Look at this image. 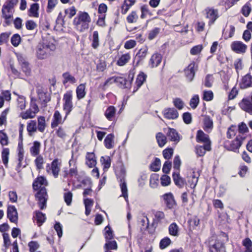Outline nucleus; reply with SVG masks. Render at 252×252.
<instances>
[{
  "label": "nucleus",
  "instance_id": "f257e3e1",
  "mask_svg": "<svg viewBox=\"0 0 252 252\" xmlns=\"http://www.w3.org/2000/svg\"><path fill=\"white\" fill-rule=\"evenodd\" d=\"M91 18L88 13L80 12L73 20V24L80 32L88 29L91 22Z\"/></svg>",
  "mask_w": 252,
  "mask_h": 252
},
{
  "label": "nucleus",
  "instance_id": "f03ea898",
  "mask_svg": "<svg viewBox=\"0 0 252 252\" xmlns=\"http://www.w3.org/2000/svg\"><path fill=\"white\" fill-rule=\"evenodd\" d=\"M116 175L120 183L122 196L125 198L126 201H127L128 194L126 183L125 180L126 176L125 169L124 168H121L119 172H116Z\"/></svg>",
  "mask_w": 252,
  "mask_h": 252
},
{
  "label": "nucleus",
  "instance_id": "7ed1b4c3",
  "mask_svg": "<svg viewBox=\"0 0 252 252\" xmlns=\"http://www.w3.org/2000/svg\"><path fill=\"white\" fill-rule=\"evenodd\" d=\"M73 94L72 91H69L65 93L63 95V110L65 112V116L64 119H66L67 116L70 114L73 109V103H72Z\"/></svg>",
  "mask_w": 252,
  "mask_h": 252
},
{
  "label": "nucleus",
  "instance_id": "20e7f679",
  "mask_svg": "<svg viewBox=\"0 0 252 252\" xmlns=\"http://www.w3.org/2000/svg\"><path fill=\"white\" fill-rule=\"evenodd\" d=\"M47 192L44 187L41 188L35 194V198L37 200V204L41 210L46 208Z\"/></svg>",
  "mask_w": 252,
  "mask_h": 252
},
{
  "label": "nucleus",
  "instance_id": "39448f33",
  "mask_svg": "<svg viewBox=\"0 0 252 252\" xmlns=\"http://www.w3.org/2000/svg\"><path fill=\"white\" fill-rule=\"evenodd\" d=\"M7 216L9 220L17 223L18 219V212L16 207L13 205H9L7 210Z\"/></svg>",
  "mask_w": 252,
  "mask_h": 252
},
{
  "label": "nucleus",
  "instance_id": "423d86ee",
  "mask_svg": "<svg viewBox=\"0 0 252 252\" xmlns=\"http://www.w3.org/2000/svg\"><path fill=\"white\" fill-rule=\"evenodd\" d=\"M164 131L170 141L175 142H178L180 141L179 134L175 129L168 127L164 128Z\"/></svg>",
  "mask_w": 252,
  "mask_h": 252
},
{
  "label": "nucleus",
  "instance_id": "0eeeda50",
  "mask_svg": "<svg viewBox=\"0 0 252 252\" xmlns=\"http://www.w3.org/2000/svg\"><path fill=\"white\" fill-rule=\"evenodd\" d=\"M195 63H190L185 70V74L187 79L191 82L193 80L195 73Z\"/></svg>",
  "mask_w": 252,
  "mask_h": 252
},
{
  "label": "nucleus",
  "instance_id": "6e6552de",
  "mask_svg": "<svg viewBox=\"0 0 252 252\" xmlns=\"http://www.w3.org/2000/svg\"><path fill=\"white\" fill-rule=\"evenodd\" d=\"M163 114L165 118L169 120L176 119L179 116L177 110L174 108L165 109Z\"/></svg>",
  "mask_w": 252,
  "mask_h": 252
},
{
  "label": "nucleus",
  "instance_id": "1a4fd4ad",
  "mask_svg": "<svg viewBox=\"0 0 252 252\" xmlns=\"http://www.w3.org/2000/svg\"><path fill=\"white\" fill-rule=\"evenodd\" d=\"M195 153L199 157H203L206 151L211 150V145L209 143L203 144V145H196L195 148Z\"/></svg>",
  "mask_w": 252,
  "mask_h": 252
},
{
  "label": "nucleus",
  "instance_id": "9d476101",
  "mask_svg": "<svg viewBox=\"0 0 252 252\" xmlns=\"http://www.w3.org/2000/svg\"><path fill=\"white\" fill-rule=\"evenodd\" d=\"M162 197L168 208L171 209L174 207L175 205V201L174 199L173 195L171 193H165L162 196Z\"/></svg>",
  "mask_w": 252,
  "mask_h": 252
},
{
  "label": "nucleus",
  "instance_id": "9b49d317",
  "mask_svg": "<svg viewBox=\"0 0 252 252\" xmlns=\"http://www.w3.org/2000/svg\"><path fill=\"white\" fill-rule=\"evenodd\" d=\"M206 17L209 19V24H213L216 19L219 17L218 10L211 8L206 9Z\"/></svg>",
  "mask_w": 252,
  "mask_h": 252
},
{
  "label": "nucleus",
  "instance_id": "f8f14e48",
  "mask_svg": "<svg viewBox=\"0 0 252 252\" xmlns=\"http://www.w3.org/2000/svg\"><path fill=\"white\" fill-rule=\"evenodd\" d=\"M65 120V119H64V118L63 120L62 119V116L59 111H55L54 113L52 122L51 125V127L54 128L57 127L59 124H63Z\"/></svg>",
  "mask_w": 252,
  "mask_h": 252
},
{
  "label": "nucleus",
  "instance_id": "ddd939ff",
  "mask_svg": "<svg viewBox=\"0 0 252 252\" xmlns=\"http://www.w3.org/2000/svg\"><path fill=\"white\" fill-rule=\"evenodd\" d=\"M211 252H225L224 244L220 241H216L213 244L210 245Z\"/></svg>",
  "mask_w": 252,
  "mask_h": 252
},
{
  "label": "nucleus",
  "instance_id": "4468645a",
  "mask_svg": "<svg viewBox=\"0 0 252 252\" xmlns=\"http://www.w3.org/2000/svg\"><path fill=\"white\" fill-rule=\"evenodd\" d=\"M245 138V137H243L240 135L237 136L235 140L232 141L230 145L229 150L235 151L239 149Z\"/></svg>",
  "mask_w": 252,
  "mask_h": 252
},
{
  "label": "nucleus",
  "instance_id": "2eb2a0df",
  "mask_svg": "<svg viewBox=\"0 0 252 252\" xmlns=\"http://www.w3.org/2000/svg\"><path fill=\"white\" fill-rule=\"evenodd\" d=\"M196 140L197 142H202L205 144L208 143L210 144L211 143V141L209 139V136L201 130L197 131Z\"/></svg>",
  "mask_w": 252,
  "mask_h": 252
},
{
  "label": "nucleus",
  "instance_id": "dca6fc26",
  "mask_svg": "<svg viewBox=\"0 0 252 252\" xmlns=\"http://www.w3.org/2000/svg\"><path fill=\"white\" fill-rule=\"evenodd\" d=\"M114 82L116 83L119 87L125 89L128 88L130 86V82H128V81L122 77H114Z\"/></svg>",
  "mask_w": 252,
  "mask_h": 252
},
{
  "label": "nucleus",
  "instance_id": "f3484780",
  "mask_svg": "<svg viewBox=\"0 0 252 252\" xmlns=\"http://www.w3.org/2000/svg\"><path fill=\"white\" fill-rule=\"evenodd\" d=\"M239 105L242 110L252 115V103L250 100L243 99Z\"/></svg>",
  "mask_w": 252,
  "mask_h": 252
},
{
  "label": "nucleus",
  "instance_id": "a211bd4d",
  "mask_svg": "<svg viewBox=\"0 0 252 252\" xmlns=\"http://www.w3.org/2000/svg\"><path fill=\"white\" fill-rule=\"evenodd\" d=\"M2 16L6 20L11 19L13 13V9L4 4L2 8Z\"/></svg>",
  "mask_w": 252,
  "mask_h": 252
},
{
  "label": "nucleus",
  "instance_id": "6ab92c4d",
  "mask_svg": "<svg viewBox=\"0 0 252 252\" xmlns=\"http://www.w3.org/2000/svg\"><path fill=\"white\" fill-rule=\"evenodd\" d=\"M47 184V181L45 178L43 176L38 177L32 184L33 189L37 190L40 189L41 186Z\"/></svg>",
  "mask_w": 252,
  "mask_h": 252
},
{
  "label": "nucleus",
  "instance_id": "aec40b11",
  "mask_svg": "<svg viewBox=\"0 0 252 252\" xmlns=\"http://www.w3.org/2000/svg\"><path fill=\"white\" fill-rule=\"evenodd\" d=\"M173 179L175 185L180 188H183L186 183L185 180L180 176L179 172L173 173Z\"/></svg>",
  "mask_w": 252,
  "mask_h": 252
},
{
  "label": "nucleus",
  "instance_id": "412c9836",
  "mask_svg": "<svg viewBox=\"0 0 252 252\" xmlns=\"http://www.w3.org/2000/svg\"><path fill=\"white\" fill-rule=\"evenodd\" d=\"M252 84V77L251 75L248 74L243 78L242 82L240 84V87L241 89H246L250 87Z\"/></svg>",
  "mask_w": 252,
  "mask_h": 252
},
{
  "label": "nucleus",
  "instance_id": "4be33fe9",
  "mask_svg": "<svg viewBox=\"0 0 252 252\" xmlns=\"http://www.w3.org/2000/svg\"><path fill=\"white\" fill-rule=\"evenodd\" d=\"M86 158V163L89 167L92 168L96 165V161L95 155L93 153H88Z\"/></svg>",
  "mask_w": 252,
  "mask_h": 252
},
{
  "label": "nucleus",
  "instance_id": "5701e85b",
  "mask_svg": "<svg viewBox=\"0 0 252 252\" xmlns=\"http://www.w3.org/2000/svg\"><path fill=\"white\" fill-rule=\"evenodd\" d=\"M34 213L35 216H33V218L36 220L38 225L40 226L46 219L45 214L39 211H35Z\"/></svg>",
  "mask_w": 252,
  "mask_h": 252
},
{
  "label": "nucleus",
  "instance_id": "b1692460",
  "mask_svg": "<svg viewBox=\"0 0 252 252\" xmlns=\"http://www.w3.org/2000/svg\"><path fill=\"white\" fill-rule=\"evenodd\" d=\"M116 109L113 106H109L105 111L104 115L109 121H112L116 114Z\"/></svg>",
  "mask_w": 252,
  "mask_h": 252
},
{
  "label": "nucleus",
  "instance_id": "393cba45",
  "mask_svg": "<svg viewBox=\"0 0 252 252\" xmlns=\"http://www.w3.org/2000/svg\"><path fill=\"white\" fill-rule=\"evenodd\" d=\"M51 169L55 178H57L60 170V165L57 158L55 159L51 163Z\"/></svg>",
  "mask_w": 252,
  "mask_h": 252
},
{
  "label": "nucleus",
  "instance_id": "a878e982",
  "mask_svg": "<svg viewBox=\"0 0 252 252\" xmlns=\"http://www.w3.org/2000/svg\"><path fill=\"white\" fill-rule=\"evenodd\" d=\"M40 146V143L37 141L33 143L32 146L30 148V153L32 156L35 157L39 155Z\"/></svg>",
  "mask_w": 252,
  "mask_h": 252
},
{
  "label": "nucleus",
  "instance_id": "bb28decb",
  "mask_svg": "<svg viewBox=\"0 0 252 252\" xmlns=\"http://www.w3.org/2000/svg\"><path fill=\"white\" fill-rule=\"evenodd\" d=\"M85 85L84 84H80L76 88V95L78 100L83 98L85 95Z\"/></svg>",
  "mask_w": 252,
  "mask_h": 252
},
{
  "label": "nucleus",
  "instance_id": "cd10ccee",
  "mask_svg": "<svg viewBox=\"0 0 252 252\" xmlns=\"http://www.w3.org/2000/svg\"><path fill=\"white\" fill-rule=\"evenodd\" d=\"M155 218L154 219L153 222V225L155 227H157V224L158 222H160L164 218V214L161 211H157L155 215Z\"/></svg>",
  "mask_w": 252,
  "mask_h": 252
},
{
  "label": "nucleus",
  "instance_id": "c85d7f7f",
  "mask_svg": "<svg viewBox=\"0 0 252 252\" xmlns=\"http://www.w3.org/2000/svg\"><path fill=\"white\" fill-rule=\"evenodd\" d=\"M161 60L162 57L160 54L158 53L154 54L150 60L152 67H157L161 63Z\"/></svg>",
  "mask_w": 252,
  "mask_h": 252
},
{
  "label": "nucleus",
  "instance_id": "c756f323",
  "mask_svg": "<svg viewBox=\"0 0 252 252\" xmlns=\"http://www.w3.org/2000/svg\"><path fill=\"white\" fill-rule=\"evenodd\" d=\"M63 83L65 85L68 82H69L71 84H74L76 82V79L75 77L72 76L69 72H66L63 73Z\"/></svg>",
  "mask_w": 252,
  "mask_h": 252
},
{
  "label": "nucleus",
  "instance_id": "7c9ffc66",
  "mask_svg": "<svg viewBox=\"0 0 252 252\" xmlns=\"http://www.w3.org/2000/svg\"><path fill=\"white\" fill-rule=\"evenodd\" d=\"M146 78L147 75L142 72H140L138 74L135 82L137 87V89L135 91L143 85L144 82L146 81ZM134 92H135V91H134Z\"/></svg>",
  "mask_w": 252,
  "mask_h": 252
},
{
  "label": "nucleus",
  "instance_id": "2f4dec72",
  "mask_svg": "<svg viewBox=\"0 0 252 252\" xmlns=\"http://www.w3.org/2000/svg\"><path fill=\"white\" fill-rule=\"evenodd\" d=\"M37 57L39 59H44L49 56V48H38L36 51Z\"/></svg>",
  "mask_w": 252,
  "mask_h": 252
},
{
  "label": "nucleus",
  "instance_id": "473e14b6",
  "mask_svg": "<svg viewBox=\"0 0 252 252\" xmlns=\"http://www.w3.org/2000/svg\"><path fill=\"white\" fill-rule=\"evenodd\" d=\"M114 135L113 134L111 133L107 135L104 139L105 146L107 149H112L113 147V143L114 142Z\"/></svg>",
  "mask_w": 252,
  "mask_h": 252
},
{
  "label": "nucleus",
  "instance_id": "72a5a7b5",
  "mask_svg": "<svg viewBox=\"0 0 252 252\" xmlns=\"http://www.w3.org/2000/svg\"><path fill=\"white\" fill-rule=\"evenodd\" d=\"M135 2V0H125L122 6V13L126 14L129 8Z\"/></svg>",
  "mask_w": 252,
  "mask_h": 252
},
{
  "label": "nucleus",
  "instance_id": "f704fd0d",
  "mask_svg": "<svg viewBox=\"0 0 252 252\" xmlns=\"http://www.w3.org/2000/svg\"><path fill=\"white\" fill-rule=\"evenodd\" d=\"M39 9V4L37 3H33L31 5L29 9V16L34 17H38L39 14L38 12Z\"/></svg>",
  "mask_w": 252,
  "mask_h": 252
},
{
  "label": "nucleus",
  "instance_id": "c9c22d12",
  "mask_svg": "<svg viewBox=\"0 0 252 252\" xmlns=\"http://www.w3.org/2000/svg\"><path fill=\"white\" fill-rule=\"evenodd\" d=\"M38 99L41 102L42 104L46 106V104L50 101V95L47 92V91L38 96Z\"/></svg>",
  "mask_w": 252,
  "mask_h": 252
},
{
  "label": "nucleus",
  "instance_id": "e433bc0d",
  "mask_svg": "<svg viewBox=\"0 0 252 252\" xmlns=\"http://www.w3.org/2000/svg\"><path fill=\"white\" fill-rule=\"evenodd\" d=\"M169 233L173 236H178L179 235V227L175 223H172L168 227Z\"/></svg>",
  "mask_w": 252,
  "mask_h": 252
},
{
  "label": "nucleus",
  "instance_id": "4c0bfd02",
  "mask_svg": "<svg viewBox=\"0 0 252 252\" xmlns=\"http://www.w3.org/2000/svg\"><path fill=\"white\" fill-rule=\"evenodd\" d=\"M105 251L111 252V250H115L117 249V244L115 241L108 240L104 245Z\"/></svg>",
  "mask_w": 252,
  "mask_h": 252
},
{
  "label": "nucleus",
  "instance_id": "58836bf2",
  "mask_svg": "<svg viewBox=\"0 0 252 252\" xmlns=\"http://www.w3.org/2000/svg\"><path fill=\"white\" fill-rule=\"evenodd\" d=\"M204 122V129L206 131L212 128L213 126V123L212 120L209 116H206L203 120Z\"/></svg>",
  "mask_w": 252,
  "mask_h": 252
},
{
  "label": "nucleus",
  "instance_id": "ea45409f",
  "mask_svg": "<svg viewBox=\"0 0 252 252\" xmlns=\"http://www.w3.org/2000/svg\"><path fill=\"white\" fill-rule=\"evenodd\" d=\"M156 139L159 147H163L166 142V137L161 132L156 135Z\"/></svg>",
  "mask_w": 252,
  "mask_h": 252
},
{
  "label": "nucleus",
  "instance_id": "a19ab883",
  "mask_svg": "<svg viewBox=\"0 0 252 252\" xmlns=\"http://www.w3.org/2000/svg\"><path fill=\"white\" fill-rule=\"evenodd\" d=\"M188 183L189 184L190 188L192 189L194 188L198 182V177L196 176L194 172H193L190 176L188 177Z\"/></svg>",
  "mask_w": 252,
  "mask_h": 252
},
{
  "label": "nucleus",
  "instance_id": "79ce46f5",
  "mask_svg": "<svg viewBox=\"0 0 252 252\" xmlns=\"http://www.w3.org/2000/svg\"><path fill=\"white\" fill-rule=\"evenodd\" d=\"M9 155V150L8 148H4L1 153V158L3 163L5 166H7L8 162Z\"/></svg>",
  "mask_w": 252,
  "mask_h": 252
},
{
  "label": "nucleus",
  "instance_id": "37998d69",
  "mask_svg": "<svg viewBox=\"0 0 252 252\" xmlns=\"http://www.w3.org/2000/svg\"><path fill=\"white\" fill-rule=\"evenodd\" d=\"M27 129V131L29 133V135H32V134L33 132H35L37 129L36 121L32 120L28 124Z\"/></svg>",
  "mask_w": 252,
  "mask_h": 252
},
{
  "label": "nucleus",
  "instance_id": "c03bdc74",
  "mask_svg": "<svg viewBox=\"0 0 252 252\" xmlns=\"http://www.w3.org/2000/svg\"><path fill=\"white\" fill-rule=\"evenodd\" d=\"M160 160L158 158H155L153 162L150 165V169L152 171L157 172L158 171L160 168Z\"/></svg>",
  "mask_w": 252,
  "mask_h": 252
},
{
  "label": "nucleus",
  "instance_id": "a18cd8bd",
  "mask_svg": "<svg viewBox=\"0 0 252 252\" xmlns=\"http://www.w3.org/2000/svg\"><path fill=\"white\" fill-rule=\"evenodd\" d=\"M104 230L105 231L104 235L106 241L112 239L114 237L113 232L109 225L106 226Z\"/></svg>",
  "mask_w": 252,
  "mask_h": 252
},
{
  "label": "nucleus",
  "instance_id": "49530a36",
  "mask_svg": "<svg viewBox=\"0 0 252 252\" xmlns=\"http://www.w3.org/2000/svg\"><path fill=\"white\" fill-rule=\"evenodd\" d=\"M45 128V118L43 116H40L38 118V130L41 132H43Z\"/></svg>",
  "mask_w": 252,
  "mask_h": 252
},
{
  "label": "nucleus",
  "instance_id": "de8ad7c7",
  "mask_svg": "<svg viewBox=\"0 0 252 252\" xmlns=\"http://www.w3.org/2000/svg\"><path fill=\"white\" fill-rule=\"evenodd\" d=\"M129 59L130 56L128 54L123 55L117 61V64L123 66L127 63Z\"/></svg>",
  "mask_w": 252,
  "mask_h": 252
},
{
  "label": "nucleus",
  "instance_id": "09e8293b",
  "mask_svg": "<svg viewBox=\"0 0 252 252\" xmlns=\"http://www.w3.org/2000/svg\"><path fill=\"white\" fill-rule=\"evenodd\" d=\"M36 114L34 113L31 109H29L25 112L21 114V117L23 119H28L33 118L35 116Z\"/></svg>",
  "mask_w": 252,
  "mask_h": 252
},
{
  "label": "nucleus",
  "instance_id": "8fccbe9b",
  "mask_svg": "<svg viewBox=\"0 0 252 252\" xmlns=\"http://www.w3.org/2000/svg\"><path fill=\"white\" fill-rule=\"evenodd\" d=\"M21 41V36L17 33L13 35L11 38V42L12 44L15 47L18 46Z\"/></svg>",
  "mask_w": 252,
  "mask_h": 252
},
{
  "label": "nucleus",
  "instance_id": "3c124183",
  "mask_svg": "<svg viewBox=\"0 0 252 252\" xmlns=\"http://www.w3.org/2000/svg\"><path fill=\"white\" fill-rule=\"evenodd\" d=\"M199 102V97L198 95L195 94L191 98L189 102V105L192 109H195L197 107Z\"/></svg>",
  "mask_w": 252,
  "mask_h": 252
},
{
  "label": "nucleus",
  "instance_id": "603ef678",
  "mask_svg": "<svg viewBox=\"0 0 252 252\" xmlns=\"http://www.w3.org/2000/svg\"><path fill=\"white\" fill-rule=\"evenodd\" d=\"M160 31V29L159 28H155L149 32L148 34V38L150 40H152L156 38L159 34Z\"/></svg>",
  "mask_w": 252,
  "mask_h": 252
},
{
  "label": "nucleus",
  "instance_id": "864d4df0",
  "mask_svg": "<svg viewBox=\"0 0 252 252\" xmlns=\"http://www.w3.org/2000/svg\"><path fill=\"white\" fill-rule=\"evenodd\" d=\"M100 161L103 165L104 169H108L111 165V159L109 157H102L100 158Z\"/></svg>",
  "mask_w": 252,
  "mask_h": 252
},
{
  "label": "nucleus",
  "instance_id": "5fc2aeb1",
  "mask_svg": "<svg viewBox=\"0 0 252 252\" xmlns=\"http://www.w3.org/2000/svg\"><path fill=\"white\" fill-rule=\"evenodd\" d=\"M72 193L70 191H67V192L64 193V200L67 206H70L71 205L72 200Z\"/></svg>",
  "mask_w": 252,
  "mask_h": 252
},
{
  "label": "nucleus",
  "instance_id": "6e6d98bb",
  "mask_svg": "<svg viewBox=\"0 0 252 252\" xmlns=\"http://www.w3.org/2000/svg\"><path fill=\"white\" fill-rule=\"evenodd\" d=\"M0 143L3 146L7 145L8 143V136L2 130H0Z\"/></svg>",
  "mask_w": 252,
  "mask_h": 252
},
{
  "label": "nucleus",
  "instance_id": "4d7b16f0",
  "mask_svg": "<svg viewBox=\"0 0 252 252\" xmlns=\"http://www.w3.org/2000/svg\"><path fill=\"white\" fill-rule=\"evenodd\" d=\"M171 243V240L168 237H165L162 239L159 243V247L161 249H165Z\"/></svg>",
  "mask_w": 252,
  "mask_h": 252
},
{
  "label": "nucleus",
  "instance_id": "13d9d810",
  "mask_svg": "<svg viewBox=\"0 0 252 252\" xmlns=\"http://www.w3.org/2000/svg\"><path fill=\"white\" fill-rule=\"evenodd\" d=\"M17 101L18 107L21 110L24 109L26 107V98L22 95H18Z\"/></svg>",
  "mask_w": 252,
  "mask_h": 252
},
{
  "label": "nucleus",
  "instance_id": "bf43d9fd",
  "mask_svg": "<svg viewBox=\"0 0 252 252\" xmlns=\"http://www.w3.org/2000/svg\"><path fill=\"white\" fill-rule=\"evenodd\" d=\"M214 94L211 91H204L203 92V99L209 101L213 99Z\"/></svg>",
  "mask_w": 252,
  "mask_h": 252
},
{
  "label": "nucleus",
  "instance_id": "052dcab7",
  "mask_svg": "<svg viewBox=\"0 0 252 252\" xmlns=\"http://www.w3.org/2000/svg\"><path fill=\"white\" fill-rule=\"evenodd\" d=\"M35 164L38 169H41L43 168V164L44 160L43 157L40 155H38L37 158L34 160Z\"/></svg>",
  "mask_w": 252,
  "mask_h": 252
},
{
  "label": "nucleus",
  "instance_id": "680f3d73",
  "mask_svg": "<svg viewBox=\"0 0 252 252\" xmlns=\"http://www.w3.org/2000/svg\"><path fill=\"white\" fill-rule=\"evenodd\" d=\"M36 101V99L33 98V97H32L31 99V106H30V109H31V110H32L33 112H34V113L36 114L37 113L39 110V108H38V107L37 105V104L35 102Z\"/></svg>",
  "mask_w": 252,
  "mask_h": 252
},
{
  "label": "nucleus",
  "instance_id": "e2e57ef3",
  "mask_svg": "<svg viewBox=\"0 0 252 252\" xmlns=\"http://www.w3.org/2000/svg\"><path fill=\"white\" fill-rule=\"evenodd\" d=\"M9 35L10 33L8 32H4L0 34V45L7 42Z\"/></svg>",
  "mask_w": 252,
  "mask_h": 252
},
{
  "label": "nucleus",
  "instance_id": "0e129e2a",
  "mask_svg": "<svg viewBox=\"0 0 252 252\" xmlns=\"http://www.w3.org/2000/svg\"><path fill=\"white\" fill-rule=\"evenodd\" d=\"M58 2V0H48L47 11L51 12Z\"/></svg>",
  "mask_w": 252,
  "mask_h": 252
},
{
  "label": "nucleus",
  "instance_id": "69168bd1",
  "mask_svg": "<svg viewBox=\"0 0 252 252\" xmlns=\"http://www.w3.org/2000/svg\"><path fill=\"white\" fill-rule=\"evenodd\" d=\"M161 184L162 186H167L170 184V178L166 175H163L160 178Z\"/></svg>",
  "mask_w": 252,
  "mask_h": 252
},
{
  "label": "nucleus",
  "instance_id": "338daca9",
  "mask_svg": "<svg viewBox=\"0 0 252 252\" xmlns=\"http://www.w3.org/2000/svg\"><path fill=\"white\" fill-rule=\"evenodd\" d=\"M213 82V76L212 75L208 74L206 76L204 80V85L205 87L210 88L212 86Z\"/></svg>",
  "mask_w": 252,
  "mask_h": 252
},
{
  "label": "nucleus",
  "instance_id": "774afa93",
  "mask_svg": "<svg viewBox=\"0 0 252 252\" xmlns=\"http://www.w3.org/2000/svg\"><path fill=\"white\" fill-rule=\"evenodd\" d=\"M173 154V150L172 148H168L163 151V156L166 159H170Z\"/></svg>",
  "mask_w": 252,
  "mask_h": 252
}]
</instances>
